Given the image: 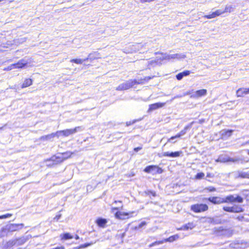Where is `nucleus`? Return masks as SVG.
<instances>
[{
  "label": "nucleus",
  "instance_id": "f257e3e1",
  "mask_svg": "<svg viewBox=\"0 0 249 249\" xmlns=\"http://www.w3.org/2000/svg\"><path fill=\"white\" fill-rule=\"evenodd\" d=\"M153 77L154 76H146L143 79H141L138 80H129L121 84L117 88H116V89L117 90H126L132 88L135 85L144 84L145 82L148 81Z\"/></svg>",
  "mask_w": 249,
  "mask_h": 249
},
{
  "label": "nucleus",
  "instance_id": "f03ea898",
  "mask_svg": "<svg viewBox=\"0 0 249 249\" xmlns=\"http://www.w3.org/2000/svg\"><path fill=\"white\" fill-rule=\"evenodd\" d=\"M71 154V153L68 152L60 154L58 156H53L49 160H46L47 162H52V163H49L47 164V165L56 164L61 162L67 159L68 157H70Z\"/></svg>",
  "mask_w": 249,
  "mask_h": 249
},
{
  "label": "nucleus",
  "instance_id": "7ed1b4c3",
  "mask_svg": "<svg viewBox=\"0 0 249 249\" xmlns=\"http://www.w3.org/2000/svg\"><path fill=\"white\" fill-rule=\"evenodd\" d=\"M81 129V127H76L74 129H68L64 130L58 131L55 133L56 136L59 137L61 136L67 137L70 135L75 133Z\"/></svg>",
  "mask_w": 249,
  "mask_h": 249
},
{
  "label": "nucleus",
  "instance_id": "20e7f679",
  "mask_svg": "<svg viewBox=\"0 0 249 249\" xmlns=\"http://www.w3.org/2000/svg\"><path fill=\"white\" fill-rule=\"evenodd\" d=\"M208 210V206L205 204H196L191 206V210L196 213L205 212Z\"/></svg>",
  "mask_w": 249,
  "mask_h": 249
},
{
  "label": "nucleus",
  "instance_id": "39448f33",
  "mask_svg": "<svg viewBox=\"0 0 249 249\" xmlns=\"http://www.w3.org/2000/svg\"><path fill=\"white\" fill-rule=\"evenodd\" d=\"M240 160L239 158H231L225 155H221L219 156L217 159L215 160L217 162H236Z\"/></svg>",
  "mask_w": 249,
  "mask_h": 249
},
{
  "label": "nucleus",
  "instance_id": "423d86ee",
  "mask_svg": "<svg viewBox=\"0 0 249 249\" xmlns=\"http://www.w3.org/2000/svg\"><path fill=\"white\" fill-rule=\"evenodd\" d=\"M225 203L228 202H238V203H242L243 201V199L240 196L235 195H230L227 196L224 198Z\"/></svg>",
  "mask_w": 249,
  "mask_h": 249
},
{
  "label": "nucleus",
  "instance_id": "0eeeda50",
  "mask_svg": "<svg viewBox=\"0 0 249 249\" xmlns=\"http://www.w3.org/2000/svg\"><path fill=\"white\" fill-rule=\"evenodd\" d=\"M178 238V235L176 234V235L171 236L169 237V238L165 239L163 240L156 241L154 243H153L152 244L150 245L149 246L150 247H153V246L157 245L162 244L163 243L166 242H172L176 240Z\"/></svg>",
  "mask_w": 249,
  "mask_h": 249
},
{
  "label": "nucleus",
  "instance_id": "6e6552de",
  "mask_svg": "<svg viewBox=\"0 0 249 249\" xmlns=\"http://www.w3.org/2000/svg\"><path fill=\"white\" fill-rule=\"evenodd\" d=\"M144 171L146 173H152L153 174L161 172V169L156 165L148 166L144 169Z\"/></svg>",
  "mask_w": 249,
  "mask_h": 249
},
{
  "label": "nucleus",
  "instance_id": "1a4fd4ad",
  "mask_svg": "<svg viewBox=\"0 0 249 249\" xmlns=\"http://www.w3.org/2000/svg\"><path fill=\"white\" fill-rule=\"evenodd\" d=\"M208 200L214 204H220L225 203L224 198L218 196L210 197L208 198Z\"/></svg>",
  "mask_w": 249,
  "mask_h": 249
},
{
  "label": "nucleus",
  "instance_id": "9d476101",
  "mask_svg": "<svg viewBox=\"0 0 249 249\" xmlns=\"http://www.w3.org/2000/svg\"><path fill=\"white\" fill-rule=\"evenodd\" d=\"M223 209L226 212L231 213H240L242 212V208L240 207H224Z\"/></svg>",
  "mask_w": 249,
  "mask_h": 249
},
{
  "label": "nucleus",
  "instance_id": "9b49d317",
  "mask_svg": "<svg viewBox=\"0 0 249 249\" xmlns=\"http://www.w3.org/2000/svg\"><path fill=\"white\" fill-rule=\"evenodd\" d=\"M181 153V151L176 152H164L162 153V157H168L171 158H176L180 156Z\"/></svg>",
  "mask_w": 249,
  "mask_h": 249
},
{
  "label": "nucleus",
  "instance_id": "f8f14e48",
  "mask_svg": "<svg viewBox=\"0 0 249 249\" xmlns=\"http://www.w3.org/2000/svg\"><path fill=\"white\" fill-rule=\"evenodd\" d=\"M28 63V60L24 58L20 60L17 63L13 64V65H14V69H19L23 68Z\"/></svg>",
  "mask_w": 249,
  "mask_h": 249
},
{
  "label": "nucleus",
  "instance_id": "ddd939ff",
  "mask_svg": "<svg viewBox=\"0 0 249 249\" xmlns=\"http://www.w3.org/2000/svg\"><path fill=\"white\" fill-rule=\"evenodd\" d=\"M207 91L205 89H200L196 91L195 93L191 95V98H199L207 94Z\"/></svg>",
  "mask_w": 249,
  "mask_h": 249
},
{
  "label": "nucleus",
  "instance_id": "4468645a",
  "mask_svg": "<svg viewBox=\"0 0 249 249\" xmlns=\"http://www.w3.org/2000/svg\"><path fill=\"white\" fill-rule=\"evenodd\" d=\"M23 227V224H12L8 226V230L11 231H13L21 229Z\"/></svg>",
  "mask_w": 249,
  "mask_h": 249
},
{
  "label": "nucleus",
  "instance_id": "2eb2a0df",
  "mask_svg": "<svg viewBox=\"0 0 249 249\" xmlns=\"http://www.w3.org/2000/svg\"><path fill=\"white\" fill-rule=\"evenodd\" d=\"M249 94V88H240L236 91L237 97H243L244 94Z\"/></svg>",
  "mask_w": 249,
  "mask_h": 249
},
{
  "label": "nucleus",
  "instance_id": "dca6fc26",
  "mask_svg": "<svg viewBox=\"0 0 249 249\" xmlns=\"http://www.w3.org/2000/svg\"><path fill=\"white\" fill-rule=\"evenodd\" d=\"M161 64L160 58H157L155 60H151L148 61V67L150 69V67H155L158 65Z\"/></svg>",
  "mask_w": 249,
  "mask_h": 249
},
{
  "label": "nucleus",
  "instance_id": "f3484780",
  "mask_svg": "<svg viewBox=\"0 0 249 249\" xmlns=\"http://www.w3.org/2000/svg\"><path fill=\"white\" fill-rule=\"evenodd\" d=\"M165 105V103H157L151 104L149 106V111L156 110L159 108Z\"/></svg>",
  "mask_w": 249,
  "mask_h": 249
},
{
  "label": "nucleus",
  "instance_id": "a211bd4d",
  "mask_svg": "<svg viewBox=\"0 0 249 249\" xmlns=\"http://www.w3.org/2000/svg\"><path fill=\"white\" fill-rule=\"evenodd\" d=\"M129 213H127L117 212L115 214V216L118 219H124L126 216H129Z\"/></svg>",
  "mask_w": 249,
  "mask_h": 249
},
{
  "label": "nucleus",
  "instance_id": "6ab92c4d",
  "mask_svg": "<svg viewBox=\"0 0 249 249\" xmlns=\"http://www.w3.org/2000/svg\"><path fill=\"white\" fill-rule=\"evenodd\" d=\"M188 126H186L184 128V130L181 131L178 134H177L175 136L171 137L168 140V142H170L172 139H176L177 138H180L181 136L184 135L186 133V130L188 128Z\"/></svg>",
  "mask_w": 249,
  "mask_h": 249
},
{
  "label": "nucleus",
  "instance_id": "aec40b11",
  "mask_svg": "<svg viewBox=\"0 0 249 249\" xmlns=\"http://www.w3.org/2000/svg\"><path fill=\"white\" fill-rule=\"evenodd\" d=\"M190 73L189 71H185L182 72H180L176 75V78L178 80H180L184 76L189 75Z\"/></svg>",
  "mask_w": 249,
  "mask_h": 249
},
{
  "label": "nucleus",
  "instance_id": "412c9836",
  "mask_svg": "<svg viewBox=\"0 0 249 249\" xmlns=\"http://www.w3.org/2000/svg\"><path fill=\"white\" fill-rule=\"evenodd\" d=\"M107 223V221L106 219L100 218L97 219L96 223L100 227H105L106 224Z\"/></svg>",
  "mask_w": 249,
  "mask_h": 249
},
{
  "label": "nucleus",
  "instance_id": "4be33fe9",
  "mask_svg": "<svg viewBox=\"0 0 249 249\" xmlns=\"http://www.w3.org/2000/svg\"><path fill=\"white\" fill-rule=\"evenodd\" d=\"M98 58H99V53L96 52H94L93 53H89L88 57H87L86 59V61L88 60L89 59L92 60L95 59H97Z\"/></svg>",
  "mask_w": 249,
  "mask_h": 249
},
{
  "label": "nucleus",
  "instance_id": "5701e85b",
  "mask_svg": "<svg viewBox=\"0 0 249 249\" xmlns=\"http://www.w3.org/2000/svg\"><path fill=\"white\" fill-rule=\"evenodd\" d=\"M32 83H33V81L31 79H30V78L26 79L24 81V82L21 86V88H25L31 86L32 84Z\"/></svg>",
  "mask_w": 249,
  "mask_h": 249
},
{
  "label": "nucleus",
  "instance_id": "b1692460",
  "mask_svg": "<svg viewBox=\"0 0 249 249\" xmlns=\"http://www.w3.org/2000/svg\"><path fill=\"white\" fill-rule=\"evenodd\" d=\"M161 54L163 55V56L162 57L160 58V62L164 60H170V59H172L171 57V54H167L166 53L163 54V53H160V52L155 53V54Z\"/></svg>",
  "mask_w": 249,
  "mask_h": 249
},
{
  "label": "nucleus",
  "instance_id": "393cba45",
  "mask_svg": "<svg viewBox=\"0 0 249 249\" xmlns=\"http://www.w3.org/2000/svg\"><path fill=\"white\" fill-rule=\"evenodd\" d=\"M172 59H182L186 57V55L182 53H175L171 54Z\"/></svg>",
  "mask_w": 249,
  "mask_h": 249
},
{
  "label": "nucleus",
  "instance_id": "a878e982",
  "mask_svg": "<svg viewBox=\"0 0 249 249\" xmlns=\"http://www.w3.org/2000/svg\"><path fill=\"white\" fill-rule=\"evenodd\" d=\"M238 176L239 177L242 178H249V172L246 171L239 172Z\"/></svg>",
  "mask_w": 249,
  "mask_h": 249
},
{
  "label": "nucleus",
  "instance_id": "bb28decb",
  "mask_svg": "<svg viewBox=\"0 0 249 249\" xmlns=\"http://www.w3.org/2000/svg\"><path fill=\"white\" fill-rule=\"evenodd\" d=\"M55 136H56L55 133H52L50 135L42 136L41 137L40 139L42 140H50V139H51L52 138H53Z\"/></svg>",
  "mask_w": 249,
  "mask_h": 249
},
{
  "label": "nucleus",
  "instance_id": "cd10ccee",
  "mask_svg": "<svg viewBox=\"0 0 249 249\" xmlns=\"http://www.w3.org/2000/svg\"><path fill=\"white\" fill-rule=\"evenodd\" d=\"M193 227H194L193 224L192 223H189L187 224H186V225L183 226L180 228V230H187L189 229H192Z\"/></svg>",
  "mask_w": 249,
  "mask_h": 249
},
{
  "label": "nucleus",
  "instance_id": "c85d7f7f",
  "mask_svg": "<svg viewBox=\"0 0 249 249\" xmlns=\"http://www.w3.org/2000/svg\"><path fill=\"white\" fill-rule=\"evenodd\" d=\"M61 239L68 240L73 238V236L71 235L69 233H65L63 235H60Z\"/></svg>",
  "mask_w": 249,
  "mask_h": 249
},
{
  "label": "nucleus",
  "instance_id": "c756f323",
  "mask_svg": "<svg viewBox=\"0 0 249 249\" xmlns=\"http://www.w3.org/2000/svg\"><path fill=\"white\" fill-rule=\"evenodd\" d=\"M86 61V59H72L71 60V62H74L75 63H76L77 64H81L84 62Z\"/></svg>",
  "mask_w": 249,
  "mask_h": 249
},
{
  "label": "nucleus",
  "instance_id": "7c9ffc66",
  "mask_svg": "<svg viewBox=\"0 0 249 249\" xmlns=\"http://www.w3.org/2000/svg\"><path fill=\"white\" fill-rule=\"evenodd\" d=\"M205 176L204 173L202 172L197 173L196 176L195 178L196 179H202Z\"/></svg>",
  "mask_w": 249,
  "mask_h": 249
},
{
  "label": "nucleus",
  "instance_id": "2f4dec72",
  "mask_svg": "<svg viewBox=\"0 0 249 249\" xmlns=\"http://www.w3.org/2000/svg\"><path fill=\"white\" fill-rule=\"evenodd\" d=\"M96 242H90L89 243H85L84 244H83V245H81L79 246V249H83V248H87L89 246H90L92 245H93V244H94Z\"/></svg>",
  "mask_w": 249,
  "mask_h": 249
},
{
  "label": "nucleus",
  "instance_id": "473e14b6",
  "mask_svg": "<svg viewBox=\"0 0 249 249\" xmlns=\"http://www.w3.org/2000/svg\"><path fill=\"white\" fill-rule=\"evenodd\" d=\"M224 12H223V11H221V10H216V11L214 12H213L214 17H216L218 16H219L221 14H222V13H223Z\"/></svg>",
  "mask_w": 249,
  "mask_h": 249
},
{
  "label": "nucleus",
  "instance_id": "72a5a7b5",
  "mask_svg": "<svg viewBox=\"0 0 249 249\" xmlns=\"http://www.w3.org/2000/svg\"><path fill=\"white\" fill-rule=\"evenodd\" d=\"M12 216L11 214L7 213L6 214L0 215V219H4L10 217Z\"/></svg>",
  "mask_w": 249,
  "mask_h": 249
},
{
  "label": "nucleus",
  "instance_id": "f704fd0d",
  "mask_svg": "<svg viewBox=\"0 0 249 249\" xmlns=\"http://www.w3.org/2000/svg\"><path fill=\"white\" fill-rule=\"evenodd\" d=\"M232 133V130H229L225 132V135L228 137H230L231 136V134Z\"/></svg>",
  "mask_w": 249,
  "mask_h": 249
},
{
  "label": "nucleus",
  "instance_id": "c9c22d12",
  "mask_svg": "<svg viewBox=\"0 0 249 249\" xmlns=\"http://www.w3.org/2000/svg\"><path fill=\"white\" fill-rule=\"evenodd\" d=\"M204 17L208 19H211L215 18L213 13L211 14L205 15Z\"/></svg>",
  "mask_w": 249,
  "mask_h": 249
},
{
  "label": "nucleus",
  "instance_id": "e433bc0d",
  "mask_svg": "<svg viewBox=\"0 0 249 249\" xmlns=\"http://www.w3.org/2000/svg\"><path fill=\"white\" fill-rule=\"evenodd\" d=\"M13 69H14V65L13 64H11V65L9 66L7 68H5L4 70L10 71Z\"/></svg>",
  "mask_w": 249,
  "mask_h": 249
},
{
  "label": "nucleus",
  "instance_id": "4c0bfd02",
  "mask_svg": "<svg viewBox=\"0 0 249 249\" xmlns=\"http://www.w3.org/2000/svg\"><path fill=\"white\" fill-rule=\"evenodd\" d=\"M207 189L209 190V192H214L216 190L215 188L212 186L208 187Z\"/></svg>",
  "mask_w": 249,
  "mask_h": 249
},
{
  "label": "nucleus",
  "instance_id": "58836bf2",
  "mask_svg": "<svg viewBox=\"0 0 249 249\" xmlns=\"http://www.w3.org/2000/svg\"><path fill=\"white\" fill-rule=\"evenodd\" d=\"M19 242V240H17L16 241H9L8 242V244L10 245H13L16 244L17 242Z\"/></svg>",
  "mask_w": 249,
  "mask_h": 249
},
{
  "label": "nucleus",
  "instance_id": "ea45409f",
  "mask_svg": "<svg viewBox=\"0 0 249 249\" xmlns=\"http://www.w3.org/2000/svg\"><path fill=\"white\" fill-rule=\"evenodd\" d=\"M146 224V223L145 221L142 222L139 225L138 227L139 228H142L143 226H145Z\"/></svg>",
  "mask_w": 249,
  "mask_h": 249
},
{
  "label": "nucleus",
  "instance_id": "a19ab883",
  "mask_svg": "<svg viewBox=\"0 0 249 249\" xmlns=\"http://www.w3.org/2000/svg\"><path fill=\"white\" fill-rule=\"evenodd\" d=\"M136 122V120H134L132 122H126V125L127 126H129L132 124H134L135 122Z\"/></svg>",
  "mask_w": 249,
  "mask_h": 249
},
{
  "label": "nucleus",
  "instance_id": "79ce46f5",
  "mask_svg": "<svg viewBox=\"0 0 249 249\" xmlns=\"http://www.w3.org/2000/svg\"><path fill=\"white\" fill-rule=\"evenodd\" d=\"M148 195L151 194L153 196H156V193L154 192L149 191L147 193H146Z\"/></svg>",
  "mask_w": 249,
  "mask_h": 249
},
{
  "label": "nucleus",
  "instance_id": "37998d69",
  "mask_svg": "<svg viewBox=\"0 0 249 249\" xmlns=\"http://www.w3.org/2000/svg\"><path fill=\"white\" fill-rule=\"evenodd\" d=\"M61 215L60 214H57V215L55 216V217L54 218V220H58L61 217Z\"/></svg>",
  "mask_w": 249,
  "mask_h": 249
},
{
  "label": "nucleus",
  "instance_id": "c03bdc74",
  "mask_svg": "<svg viewBox=\"0 0 249 249\" xmlns=\"http://www.w3.org/2000/svg\"><path fill=\"white\" fill-rule=\"evenodd\" d=\"M142 149V147H136L134 148V150L137 152H138L139 150H141Z\"/></svg>",
  "mask_w": 249,
  "mask_h": 249
},
{
  "label": "nucleus",
  "instance_id": "a18cd8bd",
  "mask_svg": "<svg viewBox=\"0 0 249 249\" xmlns=\"http://www.w3.org/2000/svg\"><path fill=\"white\" fill-rule=\"evenodd\" d=\"M183 97V94H182V95H177V96H175V97L172 99V100H174V99H176V98H181V97Z\"/></svg>",
  "mask_w": 249,
  "mask_h": 249
},
{
  "label": "nucleus",
  "instance_id": "49530a36",
  "mask_svg": "<svg viewBox=\"0 0 249 249\" xmlns=\"http://www.w3.org/2000/svg\"><path fill=\"white\" fill-rule=\"evenodd\" d=\"M190 93H191L190 91H187V92H185V93H184L183 94V96H186V95H187L190 94Z\"/></svg>",
  "mask_w": 249,
  "mask_h": 249
},
{
  "label": "nucleus",
  "instance_id": "de8ad7c7",
  "mask_svg": "<svg viewBox=\"0 0 249 249\" xmlns=\"http://www.w3.org/2000/svg\"><path fill=\"white\" fill-rule=\"evenodd\" d=\"M231 8V7H226L224 12H228L229 10H230L229 9ZM229 11L230 12V11Z\"/></svg>",
  "mask_w": 249,
  "mask_h": 249
},
{
  "label": "nucleus",
  "instance_id": "09e8293b",
  "mask_svg": "<svg viewBox=\"0 0 249 249\" xmlns=\"http://www.w3.org/2000/svg\"><path fill=\"white\" fill-rule=\"evenodd\" d=\"M112 209H113V210H119V208L115 207V208H113Z\"/></svg>",
  "mask_w": 249,
  "mask_h": 249
},
{
  "label": "nucleus",
  "instance_id": "8fccbe9b",
  "mask_svg": "<svg viewBox=\"0 0 249 249\" xmlns=\"http://www.w3.org/2000/svg\"><path fill=\"white\" fill-rule=\"evenodd\" d=\"M75 238L76 240H78V239H79V237L77 235H76L75 236Z\"/></svg>",
  "mask_w": 249,
  "mask_h": 249
},
{
  "label": "nucleus",
  "instance_id": "3c124183",
  "mask_svg": "<svg viewBox=\"0 0 249 249\" xmlns=\"http://www.w3.org/2000/svg\"><path fill=\"white\" fill-rule=\"evenodd\" d=\"M207 177H211V174L210 173L207 174Z\"/></svg>",
  "mask_w": 249,
  "mask_h": 249
},
{
  "label": "nucleus",
  "instance_id": "603ef678",
  "mask_svg": "<svg viewBox=\"0 0 249 249\" xmlns=\"http://www.w3.org/2000/svg\"><path fill=\"white\" fill-rule=\"evenodd\" d=\"M117 202H119V203H122V202H121V201H114V203H117Z\"/></svg>",
  "mask_w": 249,
  "mask_h": 249
},
{
  "label": "nucleus",
  "instance_id": "864d4df0",
  "mask_svg": "<svg viewBox=\"0 0 249 249\" xmlns=\"http://www.w3.org/2000/svg\"><path fill=\"white\" fill-rule=\"evenodd\" d=\"M245 144H249V140L247 141Z\"/></svg>",
  "mask_w": 249,
  "mask_h": 249
},
{
  "label": "nucleus",
  "instance_id": "5fc2aeb1",
  "mask_svg": "<svg viewBox=\"0 0 249 249\" xmlns=\"http://www.w3.org/2000/svg\"><path fill=\"white\" fill-rule=\"evenodd\" d=\"M175 139H172L170 142H172V141H174Z\"/></svg>",
  "mask_w": 249,
  "mask_h": 249
},
{
  "label": "nucleus",
  "instance_id": "6e6d98bb",
  "mask_svg": "<svg viewBox=\"0 0 249 249\" xmlns=\"http://www.w3.org/2000/svg\"><path fill=\"white\" fill-rule=\"evenodd\" d=\"M248 154L249 155V150H248Z\"/></svg>",
  "mask_w": 249,
  "mask_h": 249
},
{
  "label": "nucleus",
  "instance_id": "4d7b16f0",
  "mask_svg": "<svg viewBox=\"0 0 249 249\" xmlns=\"http://www.w3.org/2000/svg\"><path fill=\"white\" fill-rule=\"evenodd\" d=\"M4 0H0V2H1V1H4Z\"/></svg>",
  "mask_w": 249,
  "mask_h": 249
}]
</instances>
